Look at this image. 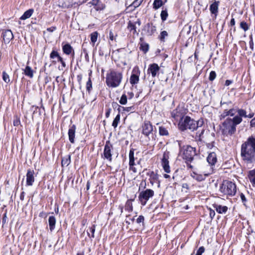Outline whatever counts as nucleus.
<instances>
[{"mask_svg": "<svg viewBox=\"0 0 255 255\" xmlns=\"http://www.w3.org/2000/svg\"><path fill=\"white\" fill-rule=\"evenodd\" d=\"M205 248L204 247H200L197 250L195 255H202V254L205 252Z\"/></svg>", "mask_w": 255, "mask_h": 255, "instance_id": "obj_54", "label": "nucleus"}, {"mask_svg": "<svg viewBox=\"0 0 255 255\" xmlns=\"http://www.w3.org/2000/svg\"><path fill=\"white\" fill-rule=\"evenodd\" d=\"M236 112H237V109L233 107L231 108L229 110L225 109L220 116V120H222L228 116L233 117L235 116Z\"/></svg>", "mask_w": 255, "mask_h": 255, "instance_id": "obj_13", "label": "nucleus"}, {"mask_svg": "<svg viewBox=\"0 0 255 255\" xmlns=\"http://www.w3.org/2000/svg\"><path fill=\"white\" fill-rule=\"evenodd\" d=\"M249 179L254 186H255V169L249 171Z\"/></svg>", "mask_w": 255, "mask_h": 255, "instance_id": "obj_28", "label": "nucleus"}, {"mask_svg": "<svg viewBox=\"0 0 255 255\" xmlns=\"http://www.w3.org/2000/svg\"><path fill=\"white\" fill-rule=\"evenodd\" d=\"M143 30L146 31L147 35L151 36L156 32V28L152 23L148 22L144 25Z\"/></svg>", "mask_w": 255, "mask_h": 255, "instance_id": "obj_14", "label": "nucleus"}, {"mask_svg": "<svg viewBox=\"0 0 255 255\" xmlns=\"http://www.w3.org/2000/svg\"><path fill=\"white\" fill-rule=\"evenodd\" d=\"M232 105V102L230 101L228 102H223L222 100L221 101V106L224 109H227V106H229L230 108L231 107V105Z\"/></svg>", "mask_w": 255, "mask_h": 255, "instance_id": "obj_42", "label": "nucleus"}, {"mask_svg": "<svg viewBox=\"0 0 255 255\" xmlns=\"http://www.w3.org/2000/svg\"><path fill=\"white\" fill-rule=\"evenodd\" d=\"M112 106L114 109H117L118 111V113L120 114V108L121 106L119 105L117 102H112Z\"/></svg>", "mask_w": 255, "mask_h": 255, "instance_id": "obj_52", "label": "nucleus"}, {"mask_svg": "<svg viewBox=\"0 0 255 255\" xmlns=\"http://www.w3.org/2000/svg\"><path fill=\"white\" fill-rule=\"evenodd\" d=\"M113 149V145L110 143V141H107L104 147V155L105 158L111 161L112 158V149Z\"/></svg>", "mask_w": 255, "mask_h": 255, "instance_id": "obj_11", "label": "nucleus"}, {"mask_svg": "<svg viewBox=\"0 0 255 255\" xmlns=\"http://www.w3.org/2000/svg\"><path fill=\"white\" fill-rule=\"evenodd\" d=\"M48 223L49 225V229L52 231L55 227L56 218L54 216H51L49 217Z\"/></svg>", "mask_w": 255, "mask_h": 255, "instance_id": "obj_26", "label": "nucleus"}, {"mask_svg": "<svg viewBox=\"0 0 255 255\" xmlns=\"http://www.w3.org/2000/svg\"><path fill=\"white\" fill-rule=\"evenodd\" d=\"M149 49V46L147 43H142L140 46V49L146 53L148 51Z\"/></svg>", "mask_w": 255, "mask_h": 255, "instance_id": "obj_46", "label": "nucleus"}, {"mask_svg": "<svg viewBox=\"0 0 255 255\" xmlns=\"http://www.w3.org/2000/svg\"><path fill=\"white\" fill-rule=\"evenodd\" d=\"M132 201V200H128L125 205V210L128 212H131L133 210Z\"/></svg>", "mask_w": 255, "mask_h": 255, "instance_id": "obj_34", "label": "nucleus"}, {"mask_svg": "<svg viewBox=\"0 0 255 255\" xmlns=\"http://www.w3.org/2000/svg\"><path fill=\"white\" fill-rule=\"evenodd\" d=\"M240 27L242 29H243L245 31H247L249 29V27L248 23L244 21L241 22Z\"/></svg>", "mask_w": 255, "mask_h": 255, "instance_id": "obj_45", "label": "nucleus"}, {"mask_svg": "<svg viewBox=\"0 0 255 255\" xmlns=\"http://www.w3.org/2000/svg\"><path fill=\"white\" fill-rule=\"evenodd\" d=\"M154 195L153 190L147 189L145 190L140 192L138 195V200L142 206H145L150 198L152 197Z\"/></svg>", "mask_w": 255, "mask_h": 255, "instance_id": "obj_7", "label": "nucleus"}, {"mask_svg": "<svg viewBox=\"0 0 255 255\" xmlns=\"http://www.w3.org/2000/svg\"><path fill=\"white\" fill-rule=\"evenodd\" d=\"M204 132V130L203 129H202L201 131L200 132H198L196 133V136H198V140H202V136Z\"/></svg>", "mask_w": 255, "mask_h": 255, "instance_id": "obj_62", "label": "nucleus"}, {"mask_svg": "<svg viewBox=\"0 0 255 255\" xmlns=\"http://www.w3.org/2000/svg\"><path fill=\"white\" fill-rule=\"evenodd\" d=\"M163 7L162 8V10L161 12V13H160V16H161V19L162 20V21H165L168 16V12H167V8H165V9H163Z\"/></svg>", "mask_w": 255, "mask_h": 255, "instance_id": "obj_36", "label": "nucleus"}, {"mask_svg": "<svg viewBox=\"0 0 255 255\" xmlns=\"http://www.w3.org/2000/svg\"><path fill=\"white\" fill-rule=\"evenodd\" d=\"M98 35V33L97 31L92 32L90 34L91 41V42L92 43L93 46L94 45L95 42L97 40Z\"/></svg>", "mask_w": 255, "mask_h": 255, "instance_id": "obj_39", "label": "nucleus"}, {"mask_svg": "<svg viewBox=\"0 0 255 255\" xmlns=\"http://www.w3.org/2000/svg\"><path fill=\"white\" fill-rule=\"evenodd\" d=\"M220 190L225 195L233 196L237 191L236 185L232 181L225 180L221 185Z\"/></svg>", "mask_w": 255, "mask_h": 255, "instance_id": "obj_5", "label": "nucleus"}, {"mask_svg": "<svg viewBox=\"0 0 255 255\" xmlns=\"http://www.w3.org/2000/svg\"><path fill=\"white\" fill-rule=\"evenodd\" d=\"M83 52L85 54V60L87 62H89V55H88V52L87 51V50L85 48H84V49H83Z\"/></svg>", "mask_w": 255, "mask_h": 255, "instance_id": "obj_58", "label": "nucleus"}, {"mask_svg": "<svg viewBox=\"0 0 255 255\" xmlns=\"http://www.w3.org/2000/svg\"><path fill=\"white\" fill-rule=\"evenodd\" d=\"M159 66L156 63H153L149 65L148 72L151 73L153 77H155L159 72Z\"/></svg>", "mask_w": 255, "mask_h": 255, "instance_id": "obj_16", "label": "nucleus"}, {"mask_svg": "<svg viewBox=\"0 0 255 255\" xmlns=\"http://www.w3.org/2000/svg\"><path fill=\"white\" fill-rule=\"evenodd\" d=\"M219 3V1L214 0V2L210 6V10L211 13L214 14L216 17L218 13V7Z\"/></svg>", "mask_w": 255, "mask_h": 255, "instance_id": "obj_18", "label": "nucleus"}, {"mask_svg": "<svg viewBox=\"0 0 255 255\" xmlns=\"http://www.w3.org/2000/svg\"><path fill=\"white\" fill-rule=\"evenodd\" d=\"M241 156L243 161L247 164L255 162V137L249 136L242 144Z\"/></svg>", "mask_w": 255, "mask_h": 255, "instance_id": "obj_1", "label": "nucleus"}, {"mask_svg": "<svg viewBox=\"0 0 255 255\" xmlns=\"http://www.w3.org/2000/svg\"><path fill=\"white\" fill-rule=\"evenodd\" d=\"M62 50L64 54L66 55H70L73 52V57L74 55V51L73 47L69 43H66L62 45Z\"/></svg>", "mask_w": 255, "mask_h": 255, "instance_id": "obj_19", "label": "nucleus"}, {"mask_svg": "<svg viewBox=\"0 0 255 255\" xmlns=\"http://www.w3.org/2000/svg\"><path fill=\"white\" fill-rule=\"evenodd\" d=\"M171 116L174 119L177 120L178 117H180V113L177 109H175L171 112Z\"/></svg>", "mask_w": 255, "mask_h": 255, "instance_id": "obj_43", "label": "nucleus"}, {"mask_svg": "<svg viewBox=\"0 0 255 255\" xmlns=\"http://www.w3.org/2000/svg\"><path fill=\"white\" fill-rule=\"evenodd\" d=\"M143 0H135L128 6V7L133 8L132 10H134L135 8L138 7L141 4Z\"/></svg>", "mask_w": 255, "mask_h": 255, "instance_id": "obj_35", "label": "nucleus"}, {"mask_svg": "<svg viewBox=\"0 0 255 255\" xmlns=\"http://www.w3.org/2000/svg\"><path fill=\"white\" fill-rule=\"evenodd\" d=\"M140 71L138 66L134 67L132 71V73L129 78V82L132 86L136 84L139 80Z\"/></svg>", "mask_w": 255, "mask_h": 255, "instance_id": "obj_8", "label": "nucleus"}, {"mask_svg": "<svg viewBox=\"0 0 255 255\" xmlns=\"http://www.w3.org/2000/svg\"><path fill=\"white\" fill-rule=\"evenodd\" d=\"M76 127L75 125H72L68 130V137L71 143H74L75 142V136Z\"/></svg>", "mask_w": 255, "mask_h": 255, "instance_id": "obj_17", "label": "nucleus"}, {"mask_svg": "<svg viewBox=\"0 0 255 255\" xmlns=\"http://www.w3.org/2000/svg\"><path fill=\"white\" fill-rule=\"evenodd\" d=\"M240 118L234 117L227 118L222 123V132L226 136L232 135L236 131V127L240 124Z\"/></svg>", "mask_w": 255, "mask_h": 255, "instance_id": "obj_3", "label": "nucleus"}, {"mask_svg": "<svg viewBox=\"0 0 255 255\" xmlns=\"http://www.w3.org/2000/svg\"><path fill=\"white\" fill-rule=\"evenodd\" d=\"M120 121V114L118 113V114L116 116L115 118L114 119L113 123L112 126L116 128Z\"/></svg>", "mask_w": 255, "mask_h": 255, "instance_id": "obj_40", "label": "nucleus"}, {"mask_svg": "<svg viewBox=\"0 0 255 255\" xmlns=\"http://www.w3.org/2000/svg\"><path fill=\"white\" fill-rule=\"evenodd\" d=\"M57 62H60L62 65V67L65 68L66 67V63L64 61L63 59L60 56L59 59L57 60Z\"/></svg>", "mask_w": 255, "mask_h": 255, "instance_id": "obj_56", "label": "nucleus"}, {"mask_svg": "<svg viewBox=\"0 0 255 255\" xmlns=\"http://www.w3.org/2000/svg\"><path fill=\"white\" fill-rule=\"evenodd\" d=\"M204 124V122L203 119H200L198 121H195V129H196L198 128L201 127Z\"/></svg>", "mask_w": 255, "mask_h": 255, "instance_id": "obj_50", "label": "nucleus"}, {"mask_svg": "<svg viewBox=\"0 0 255 255\" xmlns=\"http://www.w3.org/2000/svg\"><path fill=\"white\" fill-rule=\"evenodd\" d=\"M159 133L161 136H167L169 135L167 128L162 126L159 127Z\"/></svg>", "mask_w": 255, "mask_h": 255, "instance_id": "obj_32", "label": "nucleus"}, {"mask_svg": "<svg viewBox=\"0 0 255 255\" xmlns=\"http://www.w3.org/2000/svg\"><path fill=\"white\" fill-rule=\"evenodd\" d=\"M195 121L189 116L182 117L179 122L178 126L179 129L182 131L189 129L191 131L195 130Z\"/></svg>", "mask_w": 255, "mask_h": 255, "instance_id": "obj_6", "label": "nucleus"}, {"mask_svg": "<svg viewBox=\"0 0 255 255\" xmlns=\"http://www.w3.org/2000/svg\"><path fill=\"white\" fill-rule=\"evenodd\" d=\"M128 28L130 31H133V33L134 34L136 33V26L135 24L132 23L130 21L128 23Z\"/></svg>", "mask_w": 255, "mask_h": 255, "instance_id": "obj_41", "label": "nucleus"}, {"mask_svg": "<svg viewBox=\"0 0 255 255\" xmlns=\"http://www.w3.org/2000/svg\"><path fill=\"white\" fill-rule=\"evenodd\" d=\"M240 197L242 201V202L243 203L244 205H246V203L247 202V199L246 198V197L245 195L243 193H241L240 194Z\"/></svg>", "mask_w": 255, "mask_h": 255, "instance_id": "obj_60", "label": "nucleus"}, {"mask_svg": "<svg viewBox=\"0 0 255 255\" xmlns=\"http://www.w3.org/2000/svg\"><path fill=\"white\" fill-rule=\"evenodd\" d=\"M135 165V164H132V165H129V170L132 171L133 173L137 172L136 168L134 167Z\"/></svg>", "mask_w": 255, "mask_h": 255, "instance_id": "obj_59", "label": "nucleus"}, {"mask_svg": "<svg viewBox=\"0 0 255 255\" xmlns=\"http://www.w3.org/2000/svg\"><path fill=\"white\" fill-rule=\"evenodd\" d=\"M50 58L52 59V63L55 64L57 63V60H55V59H57V60L59 59V58L60 57L59 53L55 51V50H52L50 54Z\"/></svg>", "mask_w": 255, "mask_h": 255, "instance_id": "obj_23", "label": "nucleus"}, {"mask_svg": "<svg viewBox=\"0 0 255 255\" xmlns=\"http://www.w3.org/2000/svg\"><path fill=\"white\" fill-rule=\"evenodd\" d=\"M24 73L26 76L29 77L30 78H32L33 77V71L29 66H26L25 69L24 70Z\"/></svg>", "mask_w": 255, "mask_h": 255, "instance_id": "obj_29", "label": "nucleus"}, {"mask_svg": "<svg viewBox=\"0 0 255 255\" xmlns=\"http://www.w3.org/2000/svg\"><path fill=\"white\" fill-rule=\"evenodd\" d=\"M144 220V218L142 215H140L137 219H136V222L138 224H139L140 223H142L143 224Z\"/></svg>", "mask_w": 255, "mask_h": 255, "instance_id": "obj_55", "label": "nucleus"}, {"mask_svg": "<svg viewBox=\"0 0 255 255\" xmlns=\"http://www.w3.org/2000/svg\"><path fill=\"white\" fill-rule=\"evenodd\" d=\"M120 103L122 105H125L127 103V97L125 94H123L119 101Z\"/></svg>", "mask_w": 255, "mask_h": 255, "instance_id": "obj_49", "label": "nucleus"}, {"mask_svg": "<svg viewBox=\"0 0 255 255\" xmlns=\"http://www.w3.org/2000/svg\"><path fill=\"white\" fill-rule=\"evenodd\" d=\"M136 108L134 106H132L128 107H124L121 106L120 108V113L124 114L125 112H130L133 113L135 112Z\"/></svg>", "mask_w": 255, "mask_h": 255, "instance_id": "obj_24", "label": "nucleus"}, {"mask_svg": "<svg viewBox=\"0 0 255 255\" xmlns=\"http://www.w3.org/2000/svg\"><path fill=\"white\" fill-rule=\"evenodd\" d=\"M216 77V73L214 71H212L210 73L209 80L211 81H213Z\"/></svg>", "mask_w": 255, "mask_h": 255, "instance_id": "obj_53", "label": "nucleus"}, {"mask_svg": "<svg viewBox=\"0 0 255 255\" xmlns=\"http://www.w3.org/2000/svg\"><path fill=\"white\" fill-rule=\"evenodd\" d=\"M169 152L165 151L163 154L161 159V164L164 171L167 173L170 172V166L169 165Z\"/></svg>", "mask_w": 255, "mask_h": 255, "instance_id": "obj_9", "label": "nucleus"}, {"mask_svg": "<svg viewBox=\"0 0 255 255\" xmlns=\"http://www.w3.org/2000/svg\"><path fill=\"white\" fill-rule=\"evenodd\" d=\"M134 150L133 148H131L129 150V165H132L135 164L134 160L135 158L134 157Z\"/></svg>", "mask_w": 255, "mask_h": 255, "instance_id": "obj_33", "label": "nucleus"}, {"mask_svg": "<svg viewBox=\"0 0 255 255\" xmlns=\"http://www.w3.org/2000/svg\"><path fill=\"white\" fill-rule=\"evenodd\" d=\"M71 163V156L68 155L62 159L61 163L62 165L65 166H68Z\"/></svg>", "mask_w": 255, "mask_h": 255, "instance_id": "obj_31", "label": "nucleus"}, {"mask_svg": "<svg viewBox=\"0 0 255 255\" xmlns=\"http://www.w3.org/2000/svg\"><path fill=\"white\" fill-rule=\"evenodd\" d=\"M250 47L252 49V50H254V42L253 39L252 35L250 36V41H249Z\"/></svg>", "mask_w": 255, "mask_h": 255, "instance_id": "obj_57", "label": "nucleus"}, {"mask_svg": "<svg viewBox=\"0 0 255 255\" xmlns=\"http://www.w3.org/2000/svg\"><path fill=\"white\" fill-rule=\"evenodd\" d=\"M34 172L33 170L28 169L26 173V185L32 186L34 182Z\"/></svg>", "mask_w": 255, "mask_h": 255, "instance_id": "obj_15", "label": "nucleus"}, {"mask_svg": "<svg viewBox=\"0 0 255 255\" xmlns=\"http://www.w3.org/2000/svg\"><path fill=\"white\" fill-rule=\"evenodd\" d=\"M207 160L209 164L214 165L217 162L216 154L214 152L210 153L207 157Z\"/></svg>", "mask_w": 255, "mask_h": 255, "instance_id": "obj_21", "label": "nucleus"}, {"mask_svg": "<svg viewBox=\"0 0 255 255\" xmlns=\"http://www.w3.org/2000/svg\"><path fill=\"white\" fill-rule=\"evenodd\" d=\"M163 2L161 0H154L153 3V7L155 9H157L163 5Z\"/></svg>", "mask_w": 255, "mask_h": 255, "instance_id": "obj_38", "label": "nucleus"}, {"mask_svg": "<svg viewBox=\"0 0 255 255\" xmlns=\"http://www.w3.org/2000/svg\"><path fill=\"white\" fill-rule=\"evenodd\" d=\"M209 215H210V218L212 219H213L214 217L215 216V212L214 210H213L211 209V208H210V213H209Z\"/></svg>", "mask_w": 255, "mask_h": 255, "instance_id": "obj_63", "label": "nucleus"}, {"mask_svg": "<svg viewBox=\"0 0 255 255\" xmlns=\"http://www.w3.org/2000/svg\"><path fill=\"white\" fill-rule=\"evenodd\" d=\"M1 38L2 41L5 44H8L13 39V34L12 31L9 29H3L2 30Z\"/></svg>", "mask_w": 255, "mask_h": 255, "instance_id": "obj_10", "label": "nucleus"}, {"mask_svg": "<svg viewBox=\"0 0 255 255\" xmlns=\"http://www.w3.org/2000/svg\"><path fill=\"white\" fill-rule=\"evenodd\" d=\"M7 222H8V218L6 216V213L5 212L3 215L2 220V224L4 225Z\"/></svg>", "mask_w": 255, "mask_h": 255, "instance_id": "obj_61", "label": "nucleus"}, {"mask_svg": "<svg viewBox=\"0 0 255 255\" xmlns=\"http://www.w3.org/2000/svg\"><path fill=\"white\" fill-rule=\"evenodd\" d=\"M213 208L219 214H225L228 211V208L226 206H222L217 204L213 205Z\"/></svg>", "mask_w": 255, "mask_h": 255, "instance_id": "obj_20", "label": "nucleus"}, {"mask_svg": "<svg viewBox=\"0 0 255 255\" xmlns=\"http://www.w3.org/2000/svg\"><path fill=\"white\" fill-rule=\"evenodd\" d=\"M2 79L6 83H8L10 81L9 76L5 71L2 72Z\"/></svg>", "mask_w": 255, "mask_h": 255, "instance_id": "obj_48", "label": "nucleus"}, {"mask_svg": "<svg viewBox=\"0 0 255 255\" xmlns=\"http://www.w3.org/2000/svg\"><path fill=\"white\" fill-rule=\"evenodd\" d=\"M153 131V126L149 121H145L142 126V133L148 136Z\"/></svg>", "mask_w": 255, "mask_h": 255, "instance_id": "obj_12", "label": "nucleus"}, {"mask_svg": "<svg viewBox=\"0 0 255 255\" xmlns=\"http://www.w3.org/2000/svg\"><path fill=\"white\" fill-rule=\"evenodd\" d=\"M33 9H29L24 12L23 15L20 17V19L21 20H25L28 18H29L33 13Z\"/></svg>", "mask_w": 255, "mask_h": 255, "instance_id": "obj_27", "label": "nucleus"}, {"mask_svg": "<svg viewBox=\"0 0 255 255\" xmlns=\"http://www.w3.org/2000/svg\"><path fill=\"white\" fill-rule=\"evenodd\" d=\"M96 226L93 225L91 227H89L87 231V234L90 238H94L95 237L94 233L95 232Z\"/></svg>", "mask_w": 255, "mask_h": 255, "instance_id": "obj_30", "label": "nucleus"}, {"mask_svg": "<svg viewBox=\"0 0 255 255\" xmlns=\"http://www.w3.org/2000/svg\"><path fill=\"white\" fill-rule=\"evenodd\" d=\"M92 89V83L90 78H89L88 81L86 83V90L90 94L91 90Z\"/></svg>", "mask_w": 255, "mask_h": 255, "instance_id": "obj_44", "label": "nucleus"}, {"mask_svg": "<svg viewBox=\"0 0 255 255\" xmlns=\"http://www.w3.org/2000/svg\"><path fill=\"white\" fill-rule=\"evenodd\" d=\"M122 79L123 74L121 72L110 70L107 74L106 83L109 87L116 88L120 85Z\"/></svg>", "mask_w": 255, "mask_h": 255, "instance_id": "obj_4", "label": "nucleus"}, {"mask_svg": "<svg viewBox=\"0 0 255 255\" xmlns=\"http://www.w3.org/2000/svg\"><path fill=\"white\" fill-rule=\"evenodd\" d=\"M147 175L149 176L150 178L152 179L155 180L158 178V175L154 171H150L147 173Z\"/></svg>", "mask_w": 255, "mask_h": 255, "instance_id": "obj_47", "label": "nucleus"}, {"mask_svg": "<svg viewBox=\"0 0 255 255\" xmlns=\"http://www.w3.org/2000/svg\"><path fill=\"white\" fill-rule=\"evenodd\" d=\"M58 6L62 8H68L70 7L69 5L67 4V3L64 1H59Z\"/></svg>", "mask_w": 255, "mask_h": 255, "instance_id": "obj_51", "label": "nucleus"}, {"mask_svg": "<svg viewBox=\"0 0 255 255\" xmlns=\"http://www.w3.org/2000/svg\"><path fill=\"white\" fill-rule=\"evenodd\" d=\"M237 113L238 115L235 116L234 117H238L240 118L241 121L240 122V124H241L243 121L242 118H246L247 116V112L246 110L242 109H237Z\"/></svg>", "mask_w": 255, "mask_h": 255, "instance_id": "obj_25", "label": "nucleus"}, {"mask_svg": "<svg viewBox=\"0 0 255 255\" xmlns=\"http://www.w3.org/2000/svg\"><path fill=\"white\" fill-rule=\"evenodd\" d=\"M180 147V154L185 160L188 168L192 169L193 165L191 163H194V156L197 154L196 148L189 145L181 146V142H179Z\"/></svg>", "mask_w": 255, "mask_h": 255, "instance_id": "obj_2", "label": "nucleus"}, {"mask_svg": "<svg viewBox=\"0 0 255 255\" xmlns=\"http://www.w3.org/2000/svg\"><path fill=\"white\" fill-rule=\"evenodd\" d=\"M168 36V32L165 30H163L160 32L159 35L158 36V38L161 42H164L165 41V38Z\"/></svg>", "mask_w": 255, "mask_h": 255, "instance_id": "obj_37", "label": "nucleus"}, {"mask_svg": "<svg viewBox=\"0 0 255 255\" xmlns=\"http://www.w3.org/2000/svg\"><path fill=\"white\" fill-rule=\"evenodd\" d=\"M250 126L251 128H255V117L250 121Z\"/></svg>", "mask_w": 255, "mask_h": 255, "instance_id": "obj_64", "label": "nucleus"}, {"mask_svg": "<svg viewBox=\"0 0 255 255\" xmlns=\"http://www.w3.org/2000/svg\"><path fill=\"white\" fill-rule=\"evenodd\" d=\"M207 175V174L202 175L197 174L195 172H193V173L191 174L192 177L198 181H202L204 180Z\"/></svg>", "mask_w": 255, "mask_h": 255, "instance_id": "obj_22", "label": "nucleus"}]
</instances>
